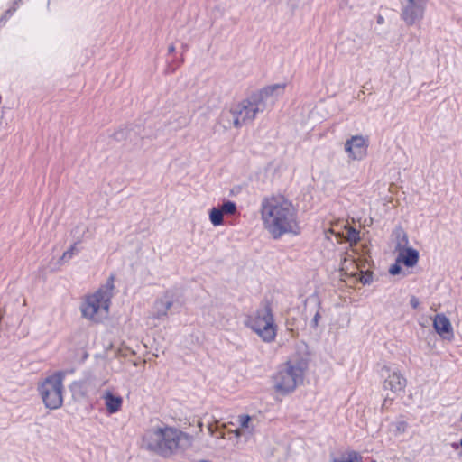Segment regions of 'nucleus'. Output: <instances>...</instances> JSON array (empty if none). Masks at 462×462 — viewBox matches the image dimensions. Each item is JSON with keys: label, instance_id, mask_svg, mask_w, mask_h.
I'll use <instances>...</instances> for the list:
<instances>
[{"label": "nucleus", "instance_id": "423d86ee", "mask_svg": "<svg viewBox=\"0 0 462 462\" xmlns=\"http://www.w3.org/2000/svg\"><path fill=\"white\" fill-rule=\"evenodd\" d=\"M65 375L64 371L55 372L39 384L40 395L47 408L55 410L62 406Z\"/></svg>", "mask_w": 462, "mask_h": 462}, {"label": "nucleus", "instance_id": "f03ea898", "mask_svg": "<svg viewBox=\"0 0 462 462\" xmlns=\"http://www.w3.org/2000/svg\"><path fill=\"white\" fill-rule=\"evenodd\" d=\"M190 436L180 430L165 425L149 430L143 442L148 449L163 457H169L176 453L183 441L189 442Z\"/></svg>", "mask_w": 462, "mask_h": 462}, {"label": "nucleus", "instance_id": "9b49d317", "mask_svg": "<svg viewBox=\"0 0 462 462\" xmlns=\"http://www.w3.org/2000/svg\"><path fill=\"white\" fill-rule=\"evenodd\" d=\"M338 225L332 226L329 231L336 236L338 243L344 241L349 243L350 246L356 245L360 240L359 231L355 227L345 225L343 230H337Z\"/></svg>", "mask_w": 462, "mask_h": 462}, {"label": "nucleus", "instance_id": "2eb2a0df", "mask_svg": "<svg viewBox=\"0 0 462 462\" xmlns=\"http://www.w3.org/2000/svg\"><path fill=\"white\" fill-rule=\"evenodd\" d=\"M433 327L441 337H444L446 334H452L451 323L444 314H437L434 317Z\"/></svg>", "mask_w": 462, "mask_h": 462}, {"label": "nucleus", "instance_id": "5701e85b", "mask_svg": "<svg viewBox=\"0 0 462 462\" xmlns=\"http://www.w3.org/2000/svg\"><path fill=\"white\" fill-rule=\"evenodd\" d=\"M280 88V86H279V85L271 86V87H268V88H264V92H265L266 94H268V93H273V90H275V89H276V88Z\"/></svg>", "mask_w": 462, "mask_h": 462}, {"label": "nucleus", "instance_id": "0eeeda50", "mask_svg": "<svg viewBox=\"0 0 462 462\" xmlns=\"http://www.w3.org/2000/svg\"><path fill=\"white\" fill-rule=\"evenodd\" d=\"M340 273L342 280H345V278H352L354 279V283L360 282L362 284H369L373 280L372 272H363L359 269L355 259L346 256L344 257L341 263Z\"/></svg>", "mask_w": 462, "mask_h": 462}, {"label": "nucleus", "instance_id": "6e6552de", "mask_svg": "<svg viewBox=\"0 0 462 462\" xmlns=\"http://www.w3.org/2000/svg\"><path fill=\"white\" fill-rule=\"evenodd\" d=\"M257 112L258 107L256 104L249 100H244L232 110L234 125L236 127H240L246 122L252 121L255 117Z\"/></svg>", "mask_w": 462, "mask_h": 462}, {"label": "nucleus", "instance_id": "aec40b11", "mask_svg": "<svg viewBox=\"0 0 462 462\" xmlns=\"http://www.w3.org/2000/svg\"><path fill=\"white\" fill-rule=\"evenodd\" d=\"M393 398H389V397H386L383 402V404H382V410L384 411V410H388L390 408V406L393 404Z\"/></svg>", "mask_w": 462, "mask_h": 462}, {"label": "nucleus", "instance_id": "a878e982", "mask_svg": "<svg viewBox=\"0 0 462 462\" xmlns=\"http://www.w3.org/2000/svg\"><path fill=\"white\" fill-rule=\"evenodd\" d=\"M383 22V18L380 16V17L378 18V23H382Z\"/></svg>", "mask_w": 462, "mask_h": 462}, {"label": "nucleus", "instance_id": "dca6fc26", "mask_svg": "<svg viewBox=\"0 0 462 462\" xmlns=\"http://www.w3.org/2000/svg\"><path fill=\"white\" fill-rule=\"evenodd\" d=\"M223 212L220 208H213L209 212V218L213 226H217L223 224Z\"/></svg>", "mask_w": 462, "mask_h": 462}, {"label": "nucleus", "instance_id": "9d476101", "mask_svg": "<svg viewBox=\"0 0 462 462\" xmlns=\"http://www.w3.org/2000/svg\"><path fill=\"white\" fill-rule=\"evenodd\" d=\"M426 0H408L402 10V18L408 24H413L422 17Z\"/></svg>", "mask_w": 462, "mask_h": 462}, {"label": "nucleus", "instance_id": "b1692460", "mask_svg": "<svg viewBox=\"0 0 462 462\" xmlns=\"http://www.w3.org/2000/svg\"><path fill=\"white\" fill-rule=\"evenodd\" d=\"M161 304L164 305V307H165V312H164V315H166V312H167V310L171 308V302H166V303L164 304L163 302H161Z\"/></svg>", "mask_w": 462, "mask_h": 462}, {"label": "nucleus", "instance_id": "f257e3e1", "mask_svg": "<svg viewBox=\"0 0 462 462\" xmlns=\"http://www.w3.org/2000/svg\"><path fill=\"white\" fill-rule=\"evenodd\" d=\"M260 215L263 228L273 239L300 231L298 210L292 201L282 194H272L261 201Z\"/></svg>", "mask_w": 462, "mask_h": 462}, {"label": "nucleus", "instance_id": "39448f33", "mask_svg": "<svg viewBox=\"0 0 462 462\" xmlns=\"http://www.w3.org/2000/svg\"><path fill=\"white\" fill-rule=\"evenodd\" d=\"M305 369V364L300 361H287L282 365L273 376L275 392L282 396L294 392L303 381Z\"/></svg>", "mask_w": 462, "mask_h": 462}, {"label": "nucleus", "instance_id": "412c9836", "mask_svg": "<svg viewBox=\"0 0 462 462\" xmlns=\"http://www.w3.org/2000/svg\"><path fill=\"white\" fill-rule=\"evenodd\" d=\"M400 264L401 263H397V262L394 264H393L389 270L390 273L393 275L398 274L401 272Z\"/></svg>", "mask_w": 462, "mask_h": 462}, {"label": "nucleus", "instance_id": "7ed1b4c3", "mask_svg": "<svg viewBox=\"0 0 462 462\" xmlns=\"http://www.w3.org/2000/svg\"><path fill=\"white\" fill-rule=\"evenodd\" d=\"M113 290L114 276L111 275L105 285L86 298L81 307L82 315L95 322H100L105 319L109 311Z\"/></svg>", "mask_w": 462, "mask_h": 462}, {"label": "nucleus", "instance_id": "6ab92c4d", "mask_svg": "<svg viewBox=\"0 0 462 462\" xmlns=\"http://www.w3.org/2000/svg\"><path fill=\"white\" fill-rule=\"evenodd\" d=\"M77 251V244L72 245L69 249L65 251L61 256V260H69Z\"/></svg>", "mask_w": 462, "mask_h": 462}, {"label": "nucleus", "instance_id": "bb28decb", "mask_svg": "<svg viewBox=\"0 0 462 462\" xmlns=\"http://www.w3.org/2000/svg\"><path fill=\"white\" fill-rule=\"evenodd\" d=\"M174 51V47L173 46L170 47V51Z\"/></svg>", "mask_w": 462, "mask_h": 462}, {"label": "nucleus", "instance_id": "4be33fe9", "mask_svg": "<svg viewBox=\"0 0 462 462\" xmlns=\"http://www.w3.org/2000/svg\"><path fill=\"white\" fill-rule=\"evenodd\" d=\"M320 319V314L319 312H317L312 319V323L314 327H317L319 325Z\"/></svg>", "mask_w": 462, "mask_h": 462}, {"label": "nucleus", "instance_id": "f3484780", "mask_svg": "<svg viewBox=\"0 0 462 462\" xmlns=\"http://www.w3.org/2000/svg\"><path fill=\"white\" fill-rule=\"evenodd\" d=\"M251 421V417L247 414H242L238 416V422L240 424L241 429H237L235 430L236 436L239 437L242 433V430L249 428V423Z\"/></svg>", "mask_w": 462, "mask_h": 462}, {"label": "nucleus", "instance_id": "393cba45", "mask_svg": "<svg viewBox=\"0 0 462 462\" xmlns=\"http://www.w3.org/2000/svg\"><path fill=\"white\" fill-rule=\"evenodd\" d=\"M411 304H412V306H413L414 308H416V307H417V305H418V302H417V300L414 299V300H411Z\"/></svg>", "mask_w": 462, "mask_h": 462}, {"label": "nucleus", "instance_id": "a211bd4d", "mask_svg": "<svg viewBox=\"0 0 462 462\" xmlns=\"http://www.w3.org/2000/svg\"><path fill=\"white\" fill-rule=\"evenodd\" d=\"M221 211L225 215H235L236 213V205L233 201H226L220 208Z\"/></svg>", "mask_w": 462, "mask_h": 462}, {"label": "nucleus", "instance_id": "4468645a", "mask_svg": "<svg viewBox=\"0 0 462 462\" xmlns=\"http://www.w3.org/2000/svg\"><path fill=\"white\" fill-rule=\"evenodd\" d=\"M106 411L114 414L121 411L123 406V398L118 394H115L112 391L106 390L102 395Z\"/></svg>", "mask_w": 462, "mask_h": 462}, {"label": "nucleus", "instance_id": "20e7f679", "mask_svg": "<svg viewBox=\"0 0 462 462\" xmlns=\"http://www.w3.org/2000/svg\"><path fill=\"white\" fill-rule=\"evenodd\" d=\"M245 324L265 343H272L276 338L278 327L271 302L268 300H265L254 314L249 315Z\"/></svg>", "mask_w": 462, "mask_h": 462}, {"label": "nucleus", "instance_id": "f8f14e48", "mask_svg": "<svg viewBox=\"0 0 462 462\" xmlns=\"http://www.w3.org/2000/svg\"><path fill=\"white\" fill-rule=\"evenodd\" d=\"M406 384V379L400 372H393L385 379L383 383V388L385 390H390L395 394H399L404 392Z\"/></svg>", "mask_w": 462, "mask_h": 462}, {"label": "nucleus", "instance_id": "1a4fd4ad", "mask_svg": "<svg viewBox=\"0 0 462 462\" xmlns=\"http://www.w3.org/2000/svg\"><path fill=\"white\" fill-rule=\"evenodd\" d=\"M368 139L362 135H355L345 143V151L352 160H362L367 154Z\"/></svg>", "mask_w": 462, "mask_h": 462}, {"label": "nucleus", "instance_id": "ddd939ff", "mask_svg": "<svg viewBox=\"0 0 462 462\" xmlns=\"http://www.w3.org/2000/svg\"><path fill=\"white\" fill-rule=\"evenodd\" d=\"M419 262V252L412 247H402L398 250L397 263L413 267Z\"/></svg>", "mask_w": 462, "mask_h": 462}]
</instances>
